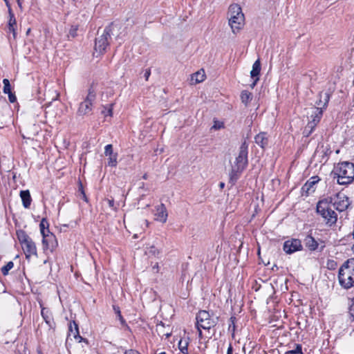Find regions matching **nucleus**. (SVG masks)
<instances>
[{"label":"nucleus","mask_w":354,"mask_h":354,"mask_svg":"<svg viewBox=\"0 0 354 354\" xmlns=\"http://www.w3.org/2000/svg\"><path fill=\"white\" fill-rule=\"evenodd\" d=\"M335 178L339 185H348L354 180V164L349 162H339L333 170Z\"/></svg>","instance_id":"1"},{"label":"nucleus","mask_w":354,"mask_h":354,"mask_svg":"<svg viewBox=\"0 0 354 354\" xmlns=\"http://www.w3.org/2000/svg\"><path fill=\"white\" fill-rule=\"evenodd\" d=\"M248 144L245 140L242 142L239 151V155L236 158L234 165H232L230 178L236 179L238 174L243 171L248 165Z\"/></svg>","instance_id":"2"},{"label":"nucleus","mask_w":354,"mask_h":354,"mask_svg":"<svg viewBox=\"0 0 354 354\" xmlns=\"http://www.w3.org/2000/svg\"><path fill=\"white\" fill-rule=\"evenodd\" d=\"M338 279L344 288L354 286V259H348L339 270Z\"/></svg>","instance_id":"3"},{"label":"nucleus","mask_w":354,"mask_h":354,"mask_svg":"<svg viewBox=\"0 0 354 354\" xmlns=\"http://www.w3.org/2000/svg\"><path fill=\"white\" fill-rule=\"evenodd\" d=\"M245 17L241 8L232 4L228 10V24L233 33L238 32L244 26Z\"/></svg>","instance_id":"4"},{"label":"nucleus","mask_w":354,"mask_h":354,"mask_svg":"<svg viewBox=\"0 0 354 354\" xmlns=\"http://www.w3.org/2000/svg\"><path fill=\"white\" fill-rule=\"evenodd\" d=\"M317 212L322 216L326 225L332 226L337 221V213L331 208L328 199L319 201L317 204Z\"/></svg>","instance_id":"5"},{"label":"nucleus","mask_w":354,"mask_h":354,"mask_svg":"<svg viewBox=\"0 0 354 354\" xmlns=\"http://www.w3.org/2000/svg\"><path fill=\"white\" fill-rule=\"evenodd\" d=\"M17 236L26 259H29L32 256H37V247L35 243L24 230H17Z\"/></svg>","instance_id":"6"},{"label":"nucleus","mask_w":354,"mask_h":354,"mask_svg":"<svg viewBox=\"0 0 354 354\" xmlns=\"http://www.w3.org/2000/svg\"><path fill=\"white\" fill-rule=\"evenodd\" d=\"M196 327L199 332V336L201 337V328L209 330L214 327L217 323V317L212 316L206 310H201L196 315Z\"/></svg>","instance_id":"7"},{"label":"nucleus","mask_w":354,"mask_h":354,"mask_svg":"<svg viewBox=\"0 0 354 354\" xmlns=\"http://www.w3.org/2000/svg\"><path fill=\"white\" fill-rule=\"evenodd\" d=\"M111 32V28L106 27L101 34H97V37L95 38V53L102 55L106 51V48L109 45Z\"/></svg>","instance_id":"8"},{"label":"nucleus","mask_w":354,"mask_h":354,"mask_svg":"<svg viewBox=\"0 0 354 354\" xmlns=\"http://www.w3.org/2000/svg\"><path fill=\"white\" fill-rule=\"evenodd\" d=\"M326 199H328L329 203L330 205L332 204L333 207L340 212L346 210L350 205L348 197L342 192Z\"/></svg>","instance_id":"9"},{"label":"nucleus","mask_w":354,"mask_h":354,"mask_svg":"<svg viewBox=\"0 0 354 354\" xmlns=\"http://www.w3.org/2000/svg\"><path fill=\"white\" fill-rule=\"evenodd\" d=\"M322 113L323 111L322 110V107H315L313 109L310 115L312 120L308 122L305 127L304 133H306V136H308L312 133L315 127L319 123L322 116Z\"/></svg>","instance_id":"10"},{"label":"nucleus","mask_w":354,"mask_h":354,"mask_svg":"<svg viewBox=\"0 0 354 354\" xmlns=\"http://www.w3.org/2000/svg\"><path fill=\"white\" fill-rule=\"evenodd\" d=\"M95 99V94L89 91L86 99L81 102L77 110V114L80 115H85L90 113L92 110V104Z\"/></svg>","instance_id":"11"},{"label":"nucleus","mask_w":354,"mask_h":354,"mask_svg":"<svg viewBox=\"0 0 354 354\" xmlns=\"http://www.w3.org/2000/svg\"><path fill=\"white\" fill-rule=\"evenodd\" d=\"M47 233L42 235V244L44 250H49L53 252L57 246V241L55 236L46 230Z\"/></svg>","instance_id":"12"},{"label":"nucleus","mask_w":354,"mask_h":354,"mask_svg":"<svg viewBox=\"0 0 354 354\" xmlns=\"http://www.w3.org/2000/svg\"><path fill=\"white\" fill-rule=\"evenodd\" d=\"M302 250L301 241L297 239L287 240L283 243V250L286 254H292Z\"/></svg>","instance_id":"13"},{"label":"nucleus","mask_w":354,"mask_h":354,"mask_svg":"<svg viewBox=\"0 0 354 354\" xmlns=\"http://www.w3.org/2000/svg\"><path fill=\"white\" fill-rule=\"evenodd\" d=\"M155 220L162 223H166L167 220V212L166 207L164 204L156 207V212L154 213Z\"/></svg>","instance_id":"14"},{"label":"nucleus","mask_w":354,"mask_h":354,"mask_svg":"<svg viewBox=\"0 0 354 354\" xmlns=\"http://www.w3.org/2000/svg\"><path fill=\"white\" fill-rule=\"evenodd\" d=\"M68 337L69 338H74L79 342H82L83 338L79 335L78 326L75 322H71L69 324V332Z\"/></svg>","instance_id":"15"},{"label":"nucleus","mask_w":354,"mask_h":354,"mask_svg":"<svg viewBox=\"0 0 354 354\" xmlns=\"http://www.w3.org/2000/svg\"><path fill=\"white\" fill-rule=\"evenodd\" d=\"M261 71V63L259 59H257L254 62V63L252 65V69L250 71V75L251 77L253 78L254 82L252 84V87H254L255 84H257V81L259 80V75Z\"/></svg>","instance_id":"16"},{"label":"nucleus","mask_w":354,"mask_h":354,"mask_svg":"<svg viewBox=\"0 0 354 354\" xmlns=\"http://www.w3.org/2000/svg\"><path fill=\"white\" fill-rule=\"evenodd\" d=\"M305 246L310 251H315L319 248V243L311 235H308L304 239Z\"/></svg>","instance_id":"17"},{"label":"nucleus","mask_w":354,"mask_h":354,"mask_svg":"<svg viewBox=\"0 0 354 354\" xmlns=\"http://www.w3.org/2000/svg\"><path fill=\"white\" fill-rule=\"evenodd\" d=\"M40 306L41 307V314L43 319L50 328H53L55 324L50 311L49 309L42 307L41 304H40Z\"/></svg>","instance_id":"18"},{"label":"nucleus","mask_w":354,"mask_h":354,"mask_svg":"<svg viewBox=\"0 0 354 354\" xmlns=\"http://www.w3.org/2000/svg\"><path fill=\"white\" fill-rule=\"evenodd\" d=\"M205 79V73L204 70L201 69L192 74L191 76V84H196L203 82Z\"/></svg>","instance_id":"19"},{"label":"nucleus","mask_w":354,"mask_h":354,"mask_svg":"<svg viewBox=\"0 0 354 354\" xmlns=\"http://www.w3.org/2000/svg\"><path fill=\"white\" fill-rule=\"evenodd\" d=\"M19 195L22 201L23 206L25 208H29L32 202L29 190H21Z\"/></svg>","instance_id":"20"},{"label":"nucleus","mask_w":354,"mask_h":354,"mask_svg":"<svg viewBox=\"0 0 354 354\" xmlns=\"http://www.w3.org/2000/svg\"><path fill=\"white\" fill-rule=\"evenodd\" d=\"M255 142L261 148H264L268 144V138L264 132L259 133L254 138Z\"/></svg>","instance_id":"21"},{"label":"nucleus","mask_w":354,"mask_h":354,"mask_svg":"<svg viewBox=\"0 0 354 354\" xmlns=\"http://www.w3.org/2000/svg\"><path fill=\"white\" fill-rule=\"evenodd\" d=\"M329 101V95L327 93H320L319 100L316 102L317 107H322L323 111L325 109Z\"/></svg>","instance_id":"22"},{"label":"nucleus","mask_w":354,"mask_h":354,"mask_svg":"<svg viewBox=\"0 0 354 354\" xmlns=\"http://www.w3.org/2000/svg\"><path fill=\"white\" fill-rule=\"evenodd\" d=\"M145 254L149 257H158L160 254V250L153 244H147L145 248Z\"/></svg>","instance_id":"23"},{"label":"nucleus","mask_w":354,"mask_h":354,"mask_svg":"<svg viewBox=\"0 0 354 354\" xmlns=\"http://www.w3.org/2000/svg\"><path fill=\"white\" fill-rule=\"evenodd\" d=\"M319 180V178L318 176H313L311 177L309 180H308L305 185L303 186L302 189L304 191H306L307 192H309L313 188V185H315L318 181Z\"/></svg>","instance_id":"24"},{"label":"nucleus","mask_w":354,"mask_h":354,"mask_svg":"<svg viewBox=\"0 0 354 354\" xmlns=\"http://www.w3.org/2000/svg\"><path fill=\"white\" fill-rule=\"evenodd\" d=\"M188 341L186 339H182L179 341L178 347L180 351L183 353L187 354L188 353Z\"/></svg>","instance_id":"25"},{"label":"nucleus","mask_w":354,"mask_h":354,"mask_svg":"<svg viewBox=\"0 0 354 354\" xmlns=\"http://www.w3.org/2000/svg\"><path fill=\"white\" fill-rule=\"evenodd\" d=\"M104 201L107 203L108 207L110 209H111L114 212L118 211L119 204L118 203L115 204L113 198H106V199H104Z\"/></svg>","instance_id":"26"},{"label":"nucleus","mask_w":354,"mask_h":354,"mask_svg":"<svg viewBox=\"0 0 354 354\" xmlns=\"http://www.w3.org/2000/svg\"><path fill=\"white\" fill-rule=\"evenodd\" d=\"M241 99L243 103L247 104L251 100V93L246 91H242Z\"/></svg>","instance_id":"27"},{"label":"nucleus","mask_w":354,"mask_h":354,"mask_svg":"<svg viewBox=\"0 0 354 354\" xmlns=\"http://www.w3.org/2000/svg\"><path fill=\"white\" fill-rule=\"evenodd\" d=\"M48 221L45 218H43L41 221L40 224H39L40 232H41V235H44L45 234L47 233L46 230H48Z\"/></svg>","instance_id":"28"},{"label":"nucleus","mask_w":354,"mask_h":354,"mask_svg":"<svg viewBox=\"0 0 354 354\" xmlns=\"http://www.w3.org/2000/svg\"><path fill=\"white\" fill-rule=\"evenodd\" d=\"M109 156V160H108V165L110 167H116L118 161V154L114 153L111 155L108 156Z\"/></svg>","instance_id":"29"},{"label":"nucleus","mask_w":354,"mask_h":354,"mask_svg":"<svg viewBox=\"0 0 354 354\" xmlns=\"http://www.w3.org/2000/svg\"><path fill=\"white\" fill-rule=\"evenodd\" d=\"M14 263L12 261H9L6 266L1 268V272L3 275H7L9 271L13 268Z\"/></svg>","instance_id":"30"},{"label":"nucleus","mask_w":354,"mask_h":354,"mask_svg":"<svg viewBox=\"0 0 354 354\" xmlns=\"http://www.w3.org/2000/svg\"><path fill=\"white\" fill-rule=\"evenodd\" d=\"M102 113L105 116H112L113 114V104H109L107 106H104Z\"/></svg>","instance_id":"31"},{"label":"nucleus","mask_w":354,"mask_h":354,"mask_svg":"<svg viewBox=\"0 0 354 354\" xmlns=\"http://www.w3.org/2000/svg\"><path fill=\"white\" fill-rule=\"evenodd\" d=\"M3 93L6 94L8 93L11 92V86H10L9 80L8 79H4L3 80Z\"/></svg>","instance_id":"32"},{"label":"nucleus","mask_w":354,"mask_h":354,"mask_svg":"<svg viewBox=\"0 0 354 354\" xmlns=\"http://www.w3.org/2000/svg\"><path fill=\"white\" fill-rule=\"evenodd\" d=\"M113 310H114L115 313L117 315V316L118 317V319L120 320L121 324L122 325H124L125 324V321L121 315L120 308L118 306H113Z\"/></svg>","instance_id":"33"},{"label":"nucleus","mask_w":354,"mask_h":354,"mask_svg":"<svg viewBox=\"0 0 354 354\" xmlns=\"http://www.w3.org/2000/svg\"><path fill=\"white\" fill-rule=\"evenodd\" d=\"M285 354H303L301 346L297 344L295 349L286 351Z\"/></svg>","instance_id":"34"},{"label":"nucleus","mask_w":354,"mask_h":354,"mask_svg":"<svg viewBox=\"0 0 354 354\" xmlns=\"http://www.w3.org/2000/svg\"><path fill=\"white\" fill-rule=\"evenodd\" d=\"M224 128V124L223 122L218 121V120H214V124L212 127V129L214 130H218Z\"/></svg>","instance_id":"35"},{"label":"nucleus","mask_w":354,"mask_h":354,"mask_svg":"<svg viewBox=\"0 0 354 354\" xmlns=\"http://www.w3.org/2000/svg\"><path fill=\"white\" fill-rule=\"evenodd\" d=\"M9 15H10V19H9L8 26H17L16 19L14 16V14L10 10L9 12Z\"/></svg>","instance_id":"36"},{"label":"nucleus","mask_w":354,"mask_h":354,"mask_svg":"<svg viewBox=\"0 0 354 354\" xmlns=\"http://www.w3.org/2000/svg\"><path fill=\"white\" fill-rule=\"evenodd\" d=\"M104 154L105 156H108L109 155H111L112 154H114L113 151V146L112 145H107L105 146V148H104Z\"/></svg>","instance_id":"37"},{"label":"nucleus","mask_w":354,"mask_h":354,"mask_svg":"<svg viewBox=\"0 0 354 354\" xmlns=\"http://www.w3.org/2000/svg\"><path fill=\"white\" fill-rule=\"evenodd\" d=\"M78 27L77 26H71L70 30H69V35L72 37H75L77 35V31Z\"/></svg>","instance_id":"38"},{"label":"nucleus","mask_w":354,"mask_h":354,"mask_svg":"<svg viewBox=\"0 0 354 354\" xmlns=\"http://www.w3.org/2000/svg\"><path fill=\"white\" fill-rule=\"evenodd\" d=\"M15 28H16V26H8V32L12 34L14 39H16V35H17Z\"/></svg>","instance_id":"39"},{"label":"nucleus","mask_w":354,"mask_h":354,"mask_svg":"<svg viewBox=\"0 0 354 354\" xmlns=\"http://www.w3.org/2000/svg\"><path fill=\"white\" fill-rule=\"evenodd\" d=\"M7 94L8 95L9 101L11 103H14L16 102L17 97L14 93H12V92H10V93H8Z\"/></svg>","instance_id":"40"},{"label":"nucleus","mask_w":354,"mask_h":354,"mask_svg":"<svg viewBox=\"0 0 354 354\" xmlns=\"http://www.w3.org/2000/svg\"><path fill=\"white\" fill-rule=\"evenodd\" d=\"M234 320L235 317H232L230 318V322H232V324L229 325V330H232V332H234L235 330Z\"/></svg>","instance_id":"41"},{"label":"nucleus","mask_w":354,"mask_h":354,"mask_svg":"<svg viewBox=\"0 0 354 354\" xmlns=\"http://www.w3.org/2000/svg\"><path fill=\"white\" fill-rule=\"evenodd\" d=\"M349 313L350 315L354 317V298L352 300L350 308H349Z\"/></svg>","instance_id":"42"},{"label":"nucleus","mask_w":354,"mask_h":354,"mask_svg":"<svg viewBox=\"0 0 354 354\" xmlns=\"http://www.w3.org/2000/svg\"><path fill=\"white\" fill-rule=\"evenodd\" d=\"M124 354H140L138 351L133 349H130L129 351H126Z\"/></svg>","instance_id":"43"},{"label":"nucleus","mask_w":354,"mask_h":354,"mask_svg":"<svg viewBox=\"0 0 354 354\" xmlns=\"http://www.w3.org/2000/svg\"><path fill=\"white\" fill-rule=\"evenodd\" d=\"M232 352H233L232 346L231 344H230L228 346V348H227V354H232Z\"/></svg>","instance_id":"44"},{"label":"nucleus","mask_w":354,"mask_h":354,"mask_svg":"<svg viewBox=\"0 0 354 354\" xmlns=\"http://www.w3.org/2000/svg\"><path fill=\"white\" fill-rule=\"evenodd\" d=\"M81 194H82V198L85 201H87V198L85 195V193L84 192V191L82 190V188H81Z\"/></svg>","instance_id":"45"},{"label":"nucleus","mask_w":354,"mask_h":354,"mask_svg":"<svg viewBox=\"0 0 354 354\" xmlns=\"http://www.w3.org/2000/svg\"><path fill=\"white\" fill-rule=\"evenodd\" d=\"M149 75H150V71L149 70L146 71L145 74V77L147 80H148Z\"/></svg>","instance_id":"46"},{"label":"nucleus","mask_w":354,"mask_h":354,"mask_svg":"<svg viewBox=\"0 0 354 354\" xmlns=\"http://www.w3.org/2000/svg\"><path fill=\"white\" fill-rule=\"evenodd\" d=\"M219 187L221 189H223L225 187V183L223 182L220 183Z\"/></svg>","instance_id":"47"},{"label":"nucleus","mask_w":354,"mask_h":354,"mask_svg":"<svg viewBox=\"0 0 354 354\" xmlns=\"http://www.w3.org/2000/svg\"><path fill=\"white\" fill-rule=\"evenodd\" d=\"M21 1L22 0H17V4L20 8H21Z\"/></svg>","instance_id":"48"},{"label":"nucleus","mask_w":354,"mask_h":354,"mask_svg":"<svg viewBox=\"0 0 354 354\" xmlns=\"http://www.w3.org/2000/svg\"><path fill=\"white\" fill-rule=\"evenodd\" d=\"M322 243V245L320 246V248H319V250L322 251L323 250V249L324 248L325 245H324V243L323 242H321Z\"/></svg>","instance_id":"49"},{"label":"nucleus","mask_w":354,"mask_h":354,"mask_svg":"<svg viewBox=\"0 0 354 354\" xmlns=\"http://www.w3.org/2000/svg\"><path fill=\"white\" fill-rule=\"evenodd\" d=\"M167 337H169L170 336V333H165L164 334Z\"/></svg>","instance_id":"50"},{"label":"nucleus","mask_w":354,"mask_h":354,"mask_svg":"<svg viewBox=\"0 0 354 354\" xmlns=\"http://www.w3.org/2000/svg\"><path fill=\"white\" fill-rule=\"evenodd\" d=\"M142 178H143L144 179H147V174H145V175L143 176V177H142Z\"/></svg>","instance_id":"51"},{"label":"nucleus","mask_w":354,"mask_h":354,"mask_svg":"<svg viewBox=\"0 0 354 354\" xmlns=\"http://www.w3.org/2000/svg\"><path fill=\"white\" fill-rule=\"evenodd\" d=\"M30 28H28L27 32H26V34L28 35L30 32Z\"/></svg>","instance_id":"52"},{"label":"nucleus","mask_w":354,"mask_h":354,"mask_svg":"<svg viewBox=\"0 0 354 354\" xmlns=\"http://www.w3.org/2000/svg\"><path fill=\"white\" fill-rule=\"evenodd\" d=\"M353 251H354V245H353Z\"/></svg>","instance_id":"53"}]
</instances>
